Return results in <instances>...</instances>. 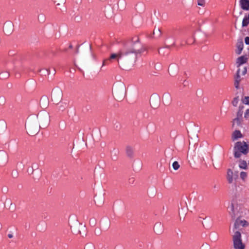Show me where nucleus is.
Instances as JSON below:
<instances>
[{"label": "nucleus", "mask_w": 249, "mask_h": 249, "mask_svg": "<svg viewBox=\"0 0 249 249\" xmlns=\"http://www.w3.org/2000/svg\"><path fill=\"white\" fill-rule=\"evenodd\" d=\"M135 181V179L133 178H131L128 179V182L130 184H133Z\"/></svg>", "instance_id": "obj_40"}, {"label": "nucleus", "mask_w": 249, "mask_h": 249, "mask_svg": "<svg viewBox=\"0 0 249 249\" xmlns=\"http://www.w3.org/2000/svg\"><path fill=\"white\" fill-rule=\"evenodd\" d=\"M240 69H238L236 71V75L235 76L234 86L236 89H238L239 87V83L241 81L240 76Z\"/></svg>", "instance_id": "obj_15"}, {"label": "nucleus", "mask_w": 249, "mask_h": 249, "mask_svg": "<svg viewBox=\"0 0 249 249\" xmlns=\"http://www.w3.org/2000/svg\"><path fill=\"white\" fill-rule=\"evenodd\" d=\"M0 127H2L3 129H6L7 127L6 123L4 121H0Z\"/></svg>", "instance_id": "obj_31"}, {"label": "nucleus", "mask_w": 249, "mask_h": 249, "mask_svg": "<svg viewBox=\"0 0 249 249\" xmlns=\"http://www.w3.org/2000/svg\"><path fill=\"white\" fill-rule=\"evenodd\" d=\"M240 178L243 180H245V179L247 178L248 177V174H247V172H244V171H242L240 174Z\"/></svg>", "instance_id": "obj_25"}, {"label": "nucleus", "mask_w": 249, "mask_h": 249, "mask_svg": "<svg viewBox=\"0 0 249 249\" xmlns=\"http://www.w3.org/2000/svg\"><path fill=\"white\" fill-rule=\"evenodd\" d=\"M242 102L243 104L249 105V96H245L244 98L242 100Z\"/></svg>", "instance_id": "obj_27"}, {"label": "nucleus", "mask_w": 249, "mask_h": 249, "mask_svg": "<svg viewBox=\"0 0 249 249\" xmlns=\"http://www.w3.org/2000/svg\"><path fill=\"white\" fill-rule=\"evenodd\" d=\"M249 152V143L245 141H238L234 143L233 154L234 158H240L241 156L247 155Z\"/></svg>", "instance_id": "obj_2"}, {"label": "nucleus", "mask_w": 249, "mask_h": 249, "mask_svg": "<svg viewBox=\"0 0 249 249\" xmlns=\"http://www.w3.org/2000/svg\"><path fill=\"white\" fill-rule=\"evenodd\" d=\"M248 58L246 55H242L239 56L236 59V64L237 65V67H239L247 62Z\"/></svg>", "instance_id": "obj_12"}, {"label": "nucleus", "mask_w": 249, "mask_h": 249, "mask_svg": "<svg viewBox=\"0 0 249 249\" xmlns=\"http://www.w3.org/2000/svg\"><path fill=\"white\" fill-rule=\"evenodd\" d=\"M179 34L180 31H172L169 34L168 38H171L172 39V45L175 44V40L178 38V36H179Z\"/></svg>", "instance_id": "obj_14"}, {"label": "nucleus", "mask_w": 249, "mask_h": 249, "mask_svg": "<svg viewBox=\"0 0 249 249\" xmlns=\"http://www.w3.org/2000/svg\"><path fill=\"white\" fill-rule=\"evenodd\" d=\"M249 24V13L248 16L246 15L243 19L242 26L245 27L248 26Z\"/></svg>", "instance_id": "obj_20"}, {"label": "nucleus", "mask_w": 249, "mask_h": 249, "mask_svg": "<svg viewBox=\"0 0 249 249\" xmlns=\"http://www.w3.org/2000/svg\"><path fill=\"white\" fill-rule=\"evenodd\" d=\"M231 211L232 212V213H233V216H232V217H234L235 216V213H234V205L232 203H231Z\"/></svg>", "instance_id": "obj_37"}, {"label": "nucleus", "mask_w": 249, "mask_h": 249, "mask_svg": "<svg viewBox=\"0 0 249 249\" xmlns=\"http://www.w3.org/2000/svg\"><path fill=\"white\" fill-rule=\"evenodd\" d=\"M28 172L29 173H31V174H32V173H31V170H29V169H28Z\"/></svg>", "instance_id": "obj_54"}, {"label": "nucleus", "mask_w": 249, "mask_h": 249, "mask_svg": "<svg viewBox=\"0 0 249 249\" xmlns=\"http://www.w3.org/2000/svg\"><path fill=\"white\" fill-rule=\"evenodd\" d=\"M172 166L175 170H177L179 169L180 165L177 161H175L173 163Z\"/></svg>", "instance_id": "obj_26"}, {"label": "nucleus", "mask_w": 249, "mask_h": 249, "mask_svg": "<svg viewBox=\"0 0 249 249\" xmlns=\"http://www.w3.org/2000/svg\"><path fill=\"white\" fill-rule=\"evenodd\" d=\"M12 175L13 178H16L17 177V172L14 173L13 172L12 173Z\"/></svg>", "instance_id": "obj_45"}, {"label": "nucleus", "mask_w": 249, "mask_h": 249, "mask_svg": "<svg viewBox=\"0 0 249 249\" xmlns=\"http://www.w3.org/2000/svg\"><path fill=\"white\" fill-rule=\"evenodd\" d=\"M239 162V167L241 169L246 170L248 169V165L247 162L246 160L240 159L238 161Z\"/></svg>", "instance_id": "obj_19"}, {"label": "nucleus", "mask_w": 249, "mask_h": 249, "mask_svg": "<svg viewBox=\"0 0 249 249\" xmlns=\"http://www.w3.org/2000/svg\"><path fill=\"white\" fill-rule=\"evenodd\" d=\"M244 118L247 120L249 118V109H247L245 112V114H244Z\"/></svg>", "instance_id": "obj_35"}, {"label": "nucleus", "mask_w": 249, "mask_h": 249, "mask_svg": "<svg viewBox=\"0 0 249 249\" xmlns=\"http://www.w3.org/2000/svg\"><path fill=\"white\" fill-rule=\"evenodd\" d=\"M155 96H156V98H157V99L158 100V103H159V102H160L159 98L158 97H157L156 95H155Z\"/></svg>", "instance_id": "obj_52"}, {"label": "nucleus", "mask_w": 249, "mask_h": 249, "mask_svg": "<svg viewBox=\"0 0 249 249\" xmlns=\"http://www.w3.org/2000/svg\"><path fill=\"white\" fill-rule=\"evenodd\" d=\"M118 153V150H116L115 148L113 149V150L111 152V154L113 153L114 154V155L116 156V154Z\"/></svg>", "instance_id": "obj_43"}, {"label": "nucleus", "mask_w": 249, "mask_h": 249, "mask_svg": "<svg viewBox=\"0 0 249 249\" xmlns=\"http://www.w3.org/2000/svg\"><path fill=\"white\" fill-rule=\"evenodd\" d=\"M69 48L70 49H72L73 48V46L71 44H70L69 46Z\"/></svg>", "instance_id": "obj_51"}, {"label": "nucleus", "mask_w": 249, "mask_h": 249, "mask_svg": "<svg viewBox=\"0 0 249 249\" xmlns=\"http://www.w3.org/2000/svg\"><path fill=\"white\" fill-rule=\"evenodd\" d=\"M8 237L9 238H12L13 237V235L12 233H9L8 234Z\"/></svg>", "instance_id": "obj_47"}, {"label": "nucleus", "mask_w": 249, "mask_h": 249, "mask_svg": "<svg viewBox=\"0 0 249 249\" xmlns=\"http://www.w3.org/2000/svg\"><path fill=\"white\" fill-rule=\"evenodd\" d=\"M62 92L59 89H53L51 93L52 100L54 104H59L62 99Z\"/></svg>", "instance_id": "obj_4"}, {"label": "nucleus", "mask_w": 249, "mask_h": 249, "mask_svg": "<svg viewBox=\"0 0 249 249\" xmlns=\"http://www.w3.org/2000/svg\"><path fill=\"white\" fill-rule=\"evenodd\" d=\"M84 249H94V247L93 245L89 243L85 245Z\"/></svg>", "instance_id": "obj_30"}, {"label": "nucleus", "mask_w": 249, "mask_h": 249, "mask_svg": "<svg viewBox=\"0 0 249 249\" xmlns=\"http://www.w3.org/2000/svg\"><path fill=\"white\" fill-rule=\"evenodd\" d=\"M162 101L165 105H170L172 101L171 95L168 92L164 93L162 96Z\"/></svg>", "instance_id": "obj_10"}, {"label": "nucleus", "mask_w": 249, "mask_h": 249, "mask_svg": "<svg viewBox=\"0 0 249 249\" xmlns=\"http://www.w3.org/2000/svg\"><path fill=\"white\" fill-rule=\"evenodd\" d=\"M38 20L39 21V22H44V20H45V17H44V15L43 14H40L38 16Z\"/></svg>", "instance_id": "obj_33"}, {"label": "nucleus", "mask_w": 249, "mask_h": 249, "mask_svg": "<svg viewBox=\"0 0 249 249\" xmlns=\"http://www.w3.org/2000/svg\"><path fill=\"white\" fill-rule=\"evenodd\" d=\"M64 51H65V52L67 51V49H65Z\"/></svg>", "instance_id": "obj_59"}, {"label": "nucleus", "mask_w": 249, "mask_h": 249, "mask_svg": "<svg viewBox=\"0 0 249 249\" xmlns=\"http://www.w3.org/2000/svg\"><path fill=\"white\" fill-rule=\"evenodd\" d=\"M126 154L128 157L130 159L133 158L134 156V150L132 147L129 145H128L126 147Z\"/></svg>", "instance_id": "obj_18"}, {"label": "nucleus", "mask_w": 249, "mask_h": 249, "mask_svg": "<svg viewBox=\"0 0 249 249\" xmlns=\"http://www.w3.org/2000/svg\"><path fill=\"white\" fill-rule=\"evenodd\" d=\"M153 98H154V96H152L150 97V106H151V107L152 108H153L155 109V108H157V107H158V106H159V104H158V105H156V106H153L152 105V101H153Z\"/></svg>", "instance_id": "obj_32"}, {"label": "nucleus", "mask_w": 249, "mask_h": 249, "mask_svg": "<svg viewBox=\"0 0 249 249\" xmlns=\"http://www.w3.org/2000/svg\"><path fill=\"white\" fill-rule=\"evenodd\" d=\"M206 4L205 0H197V4L199 6H205Z\"/></svg>", "instance_id": "obj_29"}, {"label": "nucleus", "mask_w": 249, "mask_h": 249, "mask_svg": "<svg viewBox=\"0 0 249 249\" xmlns=\"http://www.w3.org/2000/svg\"><path fill=\"white\" fill-rule=\"evenodd\" d=\"M163 226L160 222L157 223L154 226V232L157 234H160L163 231Z\"/></svg>", "instance_id": "obj_9"}, {"label": "nucleus", "mask_w": 249, "mask_h": 249, "mask_svg": "<svg viewBox=\"0 0 249 249\" xmlns=\"http://www.w3.org/2000/svg\"><path fill=\"white\" fill-rule=\"evenodd\" d=\"M153 35L155 36V37H159L161 35V31L160 28H158L154 29Z\"/></svg>", "instance_id": "obj_21"}, {"label": "nucleus", "mask_w": 249, "mask_h": 249, "mask_svg": "<svg viewBox=\"0 0 249 249\" xmlns=\"http://www.w3.org/2000/svg\"><path fill=\"white\" fill-rule=\"evenodd\" d=\"M245 43L246 45H249V36L245 37Z\"/></svg>", "instance_id": "obj_39"}, {"label": "nucleus", "mask_w": 249, "mask_h": 249, "mask_svg": "<svg viewBox=\"0 0 249 249\" xmlns=\"http://www.w3.org/2000/svg\"><path fill=\"white\" fill-rule=\"evenodd\" d=\"M48 123H49V121H48V120H47V124H46V125H44V126H45V127H46V126L48 125Z\"/></svg>", "instance_id": "obj_53"}, {"label": "nucleus", "mask_w": 249, "mask_h": 249, "mask_svg": "<svg viewBox=\"0 0 249 249\" xmlns=\"http://www.w3.org/2000/svg\"><path fill=\"white\" fill-rule=\"evenodd\" d=\"M233 174H234V178H235V181L238 178V177H239V172L238 171H234L233 172Z\"/></svg>", "instance_id": "obj_38"}, {"label": "nucleus", "mask_w": 249, "mask_h": 249, "mask_svg": "<svg viewBox=\"0 0 249 249\" xmlns=\"http://www.w3.org/2000/svg\"><path fill=\"white\" fill-rule=\"evenodd\" d=\"M239 101V97L238 96L234 97L231 102L233 106L237 107Z\"/></svg>", "instance_id": "obj_24"}, {"label": "nucleus", "mask_w": 249, "mask_h": 249, "mask_svg": "<svg viewBox=\"0 0 249 249\" xmlns=\"http://www.w3.org/2000/svg\"><path fill=\"white\" fill-rule=\"evenodd\" d=\"M249 223L246 220H240L239 218H237L235 221L233 226L234 229H237L240 225L245 227L249 226Z\"/></svg>", "instance_id": "obj_6"}, {"label": "nucleus", "mask_w": 249, "mask_h": 249, "mask_svg": "<svg viewBox=\"0 0 249 249\" xmlns=\"http://www.w3.org/2000/svg\"><path fill=\"white\" fill-rule=\"evenodd\" d=\"M5 103V99L3 96L0 97V105L2 106Z\"/></svg>", "instance_id": "obj_34"}, {"label": "nucleus", "mask_w": 249, "mask_h": 249, "mask_svg": "<svg viewBox=\"0 0 249 249\" xmlns=\"http://www.w3.org/2000/svg\"><path fill=\"white\" fill-rule=\"evenodd\" d=\"M233 246L235 249H245V245L242 243L241 234L239 231L235 232L233 236Z\"/></svg>", "instance_id": "obj_3"}, {"label": "nucleus", "mask_w": 249, "mask_h": 249, "mask_svg": "<svg viewBox=\"0 0 249 249\" xmlns=\"http://www.w3.org/2000/svg\"><path fill=\"white\" fill-rule=\"evenodd\" d=\"M9 73L7 71H2L0 73V79H6L9 77Z\"/></svg>", "instance_id": "obj_22"}, {"label": "nucleus", "mask_w": 249, "mask_h": 249, "mask_svg": "<svg viewBox=\"0 0 249 249\" xmlns=\"http://www.w3.org/2000/svg\"><path fill=\"white\" fill-rule=\"evenodd\" d=\"M144 50L139 38L136 40H130L124 43L118 54L112 53L108 59L104 60L102 67L107 64L111 59L117 58L119 67L122 70H125L124 65V61L133 63L136 61L138 55H140Z\"/></svg>", "instance_id": "obj_1"}, {"label": "nucleus", "mask_w": 249, "mask_h": 249, "mask_svg": "<svg viewBox=\"0 0 249 249\" xmlns=\"http://www.w3.org/2000/svg\"><path fill=\"white\" fill-rule=\"evenodd\" d=\"M121 127V124L119 123H116L114 124V128L116 130H119Z\"/></svg>", "instance_id": "obj_36"}, {"label": "nucleus", "mask_w": 249, "mask_h": 249, "mask_svg": "<svg viewBox=\"0 0 249 249\" xmlns=\"http://www.w3.org/2000/svg\"><path fill=\"white\" fill-rule=\"evenodd\" d=\"M247 68L246 67H245L244 68V70L243 71H242V75H245L246 73H247Z\"/></svg>", "instance_id": "obj_44"}, {"label": "nucleus", "mask_w": 249, "mask_h": 249, "mask_svg": "<svg viewBox=\"0 0 249 249\" xmlns=\"http://www.w3.org/2000/svg\"><path fill=\"white\" fill-rule=\"evenodd\" d=\"M89 224L91 227L95 226L96 222L95 218H90L89 221Z\"/></svg>", "instance_id": "obj_28"}, {"label": "nucleus", "mask_w": 249, "mask_h": 249, "mask_svg": "<svg viewBox=\"0 0 249 249\" xmlns=\"http://www.w3.org/2000/svg\"><path fill=\"white\" fill-rule=\"evenodd\" d=\"M125 3L124 1V0H119V1H118V4L119 3Z\"/></svg>", "instance_id": "obj_48"}, {"label": "nucleus", "mask_w": 249, "mask_h": 249, "mask_svg": "<svg viewBox=\"0 0 249 249\" xmlns=\"http://www.w3.org/2000/svg\"><path fill=\"white\" fill-rule=\"evenodd\" d=\"M176 67V70H177V68L176 66H174V65H170L169 66V68H168V72L169 73V74L170 75H171V74L170 73V71L173 68V67Z\"/></svg>", "instance_id": "obj_41"}, {"label": "nucleus", "mask_w": 249, "mask_h": 249, "mask_svg": "<svg viewBox=\"0 0 249 249\" xmlns=\"http://www.w3.org/2000/svg\"><path fill=\"white\" fill-rule=\"evenodd\" d=\"M188 81H184V82H183V85L184 86H186L187 84H188Z\"/></svg>", "instance_id": "obj_49"}, {"label": "nucleus", "mask_w": 249, "mask_h": 249, "mask_svg": "<svg viewBox=\"0 0 249 249\" xmlns=\"http://www.w3.org/2000/svg\"><path fill=\"white\" fill-rule=\"evenodd\" d=\"M79 46L78 45L77 49H76V53H78V52H79Z\"/></svg>", "instance_id": "obj_50"}, {"label": "nucleus", "mask_w": 249, "mask_h": 249, "mask_svg": "<svg viewBox=\"0 0 249 249\" xmlns=\"http://www.w3.org/2000/svg\"><path fill=\"white\" fill-rule=\"evenodd\" d=\"M38 168L37 167V166L36 165H33L32 167V169H31V173L32 174L34 172V171L36 169H37Z\"/></svg>", "instance_id": "obj_42"}, {"label": "nucleus", "mask_w": 249, "mask_h": 249, "mask_svg": "<svg viewBox=\"0 0 249 249\" xmlns=\"http://www.w3.org/2000/svg\"><path fill=\"white\" fill-rule=\"evenodd\" d=\"M58 106V109L59 111H64L68 106L67 101H60L59 104H57Z\"/></svg>", "instance_id": "obj_17"}, {"label": "nucleus", "mask_w": 249, "mask_h": 249, "mask_svg": "<svg viewBox=\"0 0 249 249\" xmlns=\"http://www.w3.org/2000/svg\"><path fill=\"white\" fill-rule=\"evenodd\" d=\"M243 111L238 110L236 114V117L234 119L233 121L236 122L238 125L240 126L241 125V122L243 121L242 115Z\"/></svg>", "instance_id": "obj_13"}, {"label": "nucleus", "mask_w": 249, "mask_h": 249, "mask_svg": "<svg viewBox=\"0 0 249 249\" xmlns=\"http://www.w3.org/2000/svg\"><path fill=\"white\" fill-rule=\"evenodd\" d=\"M13 24L10 22H5L3 27V32L5 34L7 35H10L13 30Z\"/></svg>", "instance_id": "obj_5"}, {"label": "nucleus", "mask_w": 249, "mask_h": 249, "mask_svg": "<svg viewBox=\"0 0 249 249\" xmlns=\"http://www.w3.org/2000/svg\"><path fill=\"white\" fill-rule=\"evenodd\" d=\"M243 137V135L242 134L241 131L238 130H235L233 134L232 138L233 141L237 140L238 139L242 138Z\"/></svg>", "instance_id": "obj_16"}, {"label": "nucleus", "mask_w": 249, "mask_h": 249, "mask_svg": "<svg viewBox=\"0 0 249 249\" xmlns=\"http://www.w3.org/2000/svg\"><path fill=\"white\" fill-rule=\"evenodd\" d=\"M60 5V4H59V3H57V4H56V5H57V6H58V5Z\"/></svg>", "instance_id": "obj_55"}, {"label": "nucleus", "mask_w": 249, "mask_h": 249, "mask_svg": "<svg viewBox=\"0 0 249 249\" xmlns=\"http://www.w3.org/2000/svg\"><path fill=\"white\" fill-rule=\"evenodd\" d=\"M116 157H115V159H114L113 158H112V159H113L114 160H116Z\"/></svg>", "instance_id": "obj_57"}, {"label": "nucleus", "mask_w": 249, "mask_h": 249, "mask_svg": "<svg viewBox=\"0 0 249 249\" xmlns=\"http://www.w3.org/2000/svg\"><path fill=\"white\" fill-rule=\"evenodd\" d=\"M226 179L229 184L232 183L233 180H235L233 172L230 168L228 169L227 170Z\"/></svg>", "instance_id": "obj_7"}, {"label": "nucleus", "mask_w": 249, "mask_h": 249, "mask_svg": "<svg viewBox=\"0 0 249 249\" xmlns=\"http://www.w3.org/2000/svg\"><path fill=\"white\" fill-rule=\"evenodd\" d=\"M239 5L244 11H249V0H240Z\"/></svg>", "instance_id": "obj_11"}, {"label": "nucleus", "mask_w": 249, "mask_h": 249, "mask_svg": "<svg viewBox=\"0 0 249 249\" xmlns=\"http://www.w3.org/2000/svg\"><path fill=\"white\" fill-rule=\"evenodd\" d=\"M244 107L243 106H240L239 107L238 110H241V111H243V109H244Z\"/></svg>", "instance_id": "obj_46"}, {"label": "nucleus", "mask_w": 249, "mask_h": 249, "mask_svg": "<svg viewBox=\"0 0 249 249\" xmlns=\"http://www.w3.org/2000/svg\"><path fill=\"white\" fill-rule=\"evenodd\" d=\"M39 72L41 75L44 76L48 75L50 73V70L48 69H42L40 70Z\"/></svg>", "instance_id": "obj_23"}, {"label": "nucleus", "mask_w": 249, "mask_h": 249, "mask_svg": "<svg viewBox=\"0 0 249 249\" xmlns=\"http://www.w3.org/2000/svg\"><path fill=\"white\" fill-rule=\"evenodd\" d=\"M248 164L249 165V160L248 161V163H247V164Z\"/></svg>", "instance_id": "obj_58"}, {"label": "nucleus", "mask_w": 249, "mask_h": 249, "mask_svg": "<svg viewBox=\"0 0 249 249\" xmlns=\"http://www.w3.org/2000/svg\"><path fill=\"white\" fill-rule=\"evenodd\" d=\"M89 48H90V49L91 50V46L90 45Z\"/></svg>", "instance_id": "obj_56"}, {"label": "nucleus", "mask_w": 249, "mask_h": 249, "mask_svg": "<svg viewBox=\"0 0 249 249\" xmlns=\"http://www.w3.org/2000/svg\"><path fill=\"white\" fill-rule=\"evenodd\" d=\"M236 46L237 50L235 51V53L237 55H239L242 53L244 48V43L242 38L237 40Z\"/></svg>", "instance_id": "obj_8"}]
</instances>
